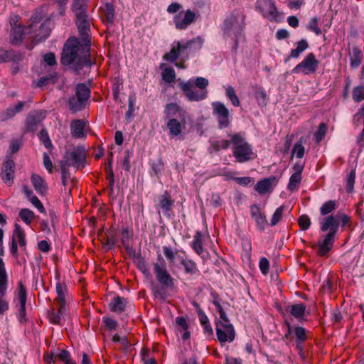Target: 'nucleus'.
<instances>
[{
	"label": "nucleus",
	"instance_id": "39",
	"mask_svg": "<svg viewBox=\"0 0 364 364\" xmlns=\"http://www.w3.org/2000/svg\"><path fill=\"white\" fill-rule=\"evenodd\" d=\"M306 308V305L303 303L293 304L288 307L291 314L296 318L301 317L305 313Z\"/></svg>",
	"mask_w": 364,
	"mask_h": 364
},
{
	"label": "nucleus",
	"instance_id": "50",
	"mask_svg": "<svg viewBox=\"0 0 364 364\" xmlns=\"http://www.w3.org/2000/svg\"><path fill=\"white\" fill-rule=\"evenodd\" d=\"M231 141L226 139L213 141L211 142V147L215 151H218L220 149H227L230 145Z\"/></svg>",
	"mask_w": 364,
	"mask_h": 364
},
{
	"label": "nucleus",
	"instance_id": "37",
	"mask_svg": "<svg viewBox=\"0 0 364 364\" xmlns=\"http://www.w3.org/2000/svg\"><path fill=\"white\" fill-rule=\"evenodd\" d=\"M309 47L308 42L302 39L297 43V47L295 49H292L290 53V55L288 57L289 60L290 58H297L299 55L304 52Z\"/></svg>",
	"mask_w": 364,
	"mask_h": 364
},
{
	"label": "nucleus",
	"instance_id": "54",
	"mask_svg": "<svg viewBox=\"0 0 364 364\" xmlns=\"http://www.w3.org/2000/svg\"><path fill=\"white\" fill-rule=\"evenodd\" d=\"M352 95L355 102H360L364 100V85L354 87L352 92Z\"/></svg>",
	"mask_w": 364,
	"mask_h": 364
},
{
	"label": "nucleus",
	"instance_id": "48",
	"mask_svg": "<svg viewBox=\"0 0 364 364\" xmlns=\"http://www.w3.org/2000/svg\"><path fill=\"white\" fill-rule=\"evenodd\" d=\"M301 181V175L298 173H293L289 181L288 189L291 191H294L299 188V186Z\"/></svg>",
	"mask_w": 364,
	"mask_h": 364
},
{
	"label": "nucleus",
	"instance_id": "3",
	"mask_svg": "<svg viewBox=\"0 0 364 364\" xmlns=\"http://www.w3.org/2000/svg\"><path fill=\"white\" fill-rule=\"evenodd\" d=\"M339 228V222L333 215H328L323 218V221L321 225L322 232H328L325 235L322 242L318 245V254L321 256L326 255L333 247L335 235Z\"/></svg>",
	"mask_w": 364,
	"mask_h": 364
},
{
	"label": "nucleus",
	"instance_id": "23",
	"mask_svg": "<svg viewBox=\"0 0 364 364\" xmlns=\"http://www.w3.org/2000/svg\"><path fill=\"white\" fill-rule=\"evenodd\" d=\"M103 16V21H105L107 26H112L114 23L115 9L112 3H105L103 8L101 9Z\"/></svg>",
	"mask_w": 364,
	"mask_h": 364
},
{
	"label": "nucleus",
	"instance_id": "46",
	"mask_svg": "<svg viewBox=\"0 0 364 364\" xmlns=\"http://www.w3.org/2000/svg\"><path fill=\"white\" fill-rule=\"evenodd\" d=\"M163 252L170 264H174L175 259H178V256H181L178 255V251L176 250L173 252L170 247L167 246L163 247Z\"/></svg>",
	"mask_w": 364,
	"mask_h": 364
},
{
	"label": "nucleus",
	"instance_id": "24",
	"mask_svg": "<svg viewBox=\"0 0 364 364\" xmlns=\"http://www.w3.org/2000/svg\"><path fill=\"white\" fill-rule=\"evenodd\" d=\"M14 168L15 163L13 160L9 159L4 163L1 176L4 183H12L14 177Z\"/></svg>",
	"mask_w": 364,
	"mask_h": 364
},
{
	"label": "nucleus",
	"instance_id": "44",
	"mask_svg": "<svg viewBox=\"0 0 364 364\" xmlns=\"http://www.w3.org/2000/svg\"><path fill=\"white\" fill-rule=\"evenodd\" d=\"M176 322L178 326L181 327L182 330L184 331L183 334L182 335V338L183 340H187L190 338V333L188 331V325L186 320V318L183 316H178L176 319Z\"/></svg>",
	"mask_w": 364,
	"mask_h": 364
},
{
	"label": "nucleus",
	"instance_id": "30",
	"mask_svg": "<svg viewBox=\"0 0 364 364\" xmlns=\"http://www.w3.org/2000/svg\"><path fill=\"white\" fill-rule=\"evenodd\" d=\"M25 105L26 102H19L16 105L11 106L7 108L0 115L1 120L5 121L12 118L14 116H15L17 113L20 112L23 109Z\"/></svg>",
	"mask_w": 364,
	"mask_h": 364
},
{
	"label": "nucleus",
	"instance_id": "28",
	"mask_svg": "<svg viewBox=\"0 0 364 364\" xmlns=\"http://www.w3.org/2000/svg\"><path fill=\"white\" fill-rule=\"evenodd\" d=\"M85 122L82 119H74L71 122V134L75 138H82L85 136L84 134Z\"/></svg>",
	"mask_w": 364,
	"mask_h": 364
},
{
	"label": "nucleus",
	"instance_id": "60",
	"mask_svg": "<svg viewBox=\"0 0 364 364\" xmlns=\"http://www.w3.org/2000/svg\"><path fill=\"white\" fill-rule=\"evenodd\" d=\"M284 210V206L282 205L277 208L275 212L274 213L272 219H271V225L274 226L277 224V223L281 220L283 213Z\"/></svg>",
	"mask_w": 364,
	"mask_h": 364
},
{
	"label": "nucleus",
	"instance_id": "64",
	"mask_svg": "<svg viewBox=\"0 0 364 364\" xmlns=\"http://www.w3.org/2000/svg\"><path fill=\"white\" fill-rule=\"evenodd\" d=\"M355 171L352 170L346 178V185H347V189H348V192L352 191V190L353 188V186L355 183Z\"/></svg>",
	"mask_w": 364,
	"mask_h": 364
},
{
	"label": "nucleus",
	"instance_id": "55",
	"mask_svg": "<svg viewBox=\"0 0 364 364\" xmlns=\"http://www.w3.org/2000/svg\"><path fill=\"white\" fill-rule=\"evenodd\" d=\"M38 138L47 149L51 148L53 146L51 140L50 139L48 132L46 129H43L40 132Z\"/></svg>",
	"mask_w": 364,
	"mask_h": 364
},
{
	"label": "nucleus",
	"instance_id": "57",
	"mask_svg": "<svg viewBox=\"0 0 364 364\" xmlns=\"http://www.w3.org/2000/svg\"><path fill=\"white\" fill-rule=\"evenodd\" d=\"M255 97L257 100L259 105H266L267 101V95L263 88L259 87L256 90Z\"/></svg>",
	"mask_w": 364,
	"mask_h": 364
},
{
	"label": "nucleus",
	"instance_id": "7",
	"mask_svg": "<svg viewBox=\"0 0 364 364\" xmlns=\"http://www.w3.org/2000/svg\"><path fill=\"white\" fill-rule=\"evenodd\" d=\"M176 43V46H173L170 52L164 55V60L175 62L179 58L180 55L184 53L185 50L193 49L196 50L200 49L203 43V39L198 36L192 40L188 41L184 44H181L179 41Z\"/></svg>",
	"mask_w": 364,
	"mask_h": 364
},
{
	"label": "nucleus",
	"instance_id": "12",
	"mask_svg": "<svg viewBox=\"0 0 364 364\" xmlns=\"http://www.w3.org/2000/svg\"><path fill=\"white\" fill-rule=\"evenodd\" d=\"M179 87L190 102H199L205 100L208 96V91L198 90L195 87L192 80L179 83Z\"/></svg>",
	"mask_w": 364,
	"mask_h": 364
},
{
	"label": "nucleus",
	"instance_id": "32",
	"mask_svg": "<svg viewBox=\"0 0 364 364\" xmlns=\"http://www.w3.org/2000/svg\"><path fill=\"white\" fill-rule=\"evenodd\" d=\"M275 180V177L264 178L257 183V184L255 186V189L259 194H264L271 190L272 183Z\"/></svg>",
	"mask_w": 364,
	"mask_h": 364
},
{
	"label": "nucleus",
	"instance_id": "40",
	"mask_svg": "<svg viewBox=\"0 0 364 364\" xmlns=\"http://www.w3.org/2000/svg\"><path fill=\"white\" fill-rule=\"evenodd\" d=\"M192 248L198 255H201L203 252L202 243V234L200 231H197L194 235L193 240L191 244Z\"/></svg>",
	"mask_w": 364,
	"mask_h": 364
},
{
	"label": "nucleus",
	"instance_id": "31",
	"mask_svg": "<svg viewBox=\"0 0 364 364\" xmlns=\"http://www.w3.org/2000/svg\"><path fill=\"white\" fill-rule=\"evenodd\" d=\"M8 287L7 274L5 269L4 263L0 258V296H4L6 294Z\"/></svg>",
	"mask_w": 364,
	"mask_h": 364
},
{
	"label": "nucleus",
	"instance_id": "15",
	"mask_svg": "<svg viewBox=\"0 0 364 364\" xmlns=\"http://www.w3.org/2000/svg\"><path fill=\"white\" fill-rule=\"evenodd\" d=\"M183 13L180 12L174 16V23L176 28L180 30L186 29L191 23L194 22L196 18V14L191 10L185 12L182 18Z\"/></svg>",
	"mask_w": 364,
	"mask_h": 364
},
{
	"label": "nucleus",
	"instance_id": "19",
	"mask_svg": "<svg viewBox=\"0 0 364 364\" xmlns=\"http://www.w3.org/2000/svg\"><path fill=\"white\" fill-rule=\"evenodd\" d=\"M185 113L186 112L176 103H168L166 105L164 109L166 118L169 119L172 118H178L181 122H184Z\"/></svg>",
	"mask_w": 364,
	"mask_h": 364
},
{
	"label": "nucleus",
	"instance_id": "63",
	"mask_svg": "<svg viewBox=\"0 0 364 364\" xmlns=\"http://www.w3.org/2000/svg\"><path fill=\"white\" fill-rule=\"evenodd\" d=\"M135 97L130 95L129 97V105H128V110L125 114L126 119H129L133 116L134 110V105H135Z\"/></svg>",
	"mask_w": 364,
	"mask_h": 364
},
{
	"label": "nucleus",
	"instance_id": "20",
	"mask_svg": "<svg viewBox=\"0 0 364 364\" xmlns=\"http://www.w3.org/2000/svg\"><path fill=\"white\" fill-rule=\"evenodd\" d=\"M173 204L174 200L171 198V196L166 191L164 194L159 197V203L156 208H161L165 215L169 216Z\"/></svg>",
	"mask_w": 364,
	"mask_h": 364
},
{
	"label": "nucleus",
	"instance_id": "16",
	"mask_svg": "<svg viewBox=\"0 0 364 364\" xmlns=\"http://www.w3.org/2000/svg\"><path fill=\"white\" fill-rule=\"evenodd\" d=\"M23 55L21 53L14 50H4L0 48V63L11 62L18 65L23 60Z\"/></svg>",
	"mask_w": 364,
	"mask_h": 364
},
{
	"label": "nucleus",
	"instance_id": "59",
	"mask_svg": "<svg viewBox=\"0 0 364 364\" xmlns=\"http://www.w3.org/2000/svg\"><path fill=\"white\" fill-rule=\"evenodd\" d=\"M307 28L317 36L321 33V29L318 26V18L316 17L310 19Z\"/></svg>",
	"mask_w": 364,
	"mask_h": 364
},
{
	"label": "nucleus",
	"instance_id": "2",
	"mask_svg": "<svg viewBox=\"0 0 364 364\" xmlns=\"http://www.w3.org/2000/svg\"><path fill=\"white\" fill-rule=\"evenodd\" d=\"M245 16L241 14H231L227 17L222 28L225 38L234 36V48L236 50L238 46V41L244 38V31L245 28Z\"/></svg>",
	"mask_w": 364,
	"mask_h": 364
},
{
	"label": "nucleus",
	"instance_id": "4",
	"mask_svg": "<svg viewBox=\"0 0 364 364\" xmlns=\"http://www.w3.org/2000/svg\"><path fill=\"white\" fill-rule=\"evenodd\" d=\"M232 144V155L238 163H245L255 156L250 144L241 133L230 134Z\"/></svg>",
	"mask_w": 364,
	"mask_h": 364
},
{
	"label": "nucleus",
	"instance_id": "22",
	"mask_svg": "<svg viewBox=\"0 0 364 364\" xmlns=\"http://www.w3.org/2000/svg\"><path fill=\"white\" fill-rule=\"evenodd\" d=\"M113 158L112 152L109 153L108 161L106 164L105 170L107 171V179L109 181V197L112 199L116 198L114 193V175L112 167V161Z\"/></svg>",
	"mask_w": 364,
	"mask_h": 364
},
{
	"label": "nucleus",
	"instance_id": "17",
	"mask_svg": "<svg viewBox=\"0 0 364 364\" xmlns=\"http://www.w3.org/2000/svg\"><path fill=\"white\" fill-rule=\"evenodd\" d=\"M53 17V14H51L45 18L44 21L39 26L38 33H36L34 38L33 37V41L40 43L48 38L51 31L50 24Z\"/></svg>",
	"mask_w": 364,
	"mask_h": 364
},
{
	"label": "nucleus",
	"instance_id": "26",
	"mask_svg": "<svg viewBox=\"0 0 364 364\" xmlns=\"http://www.w3.org/2000/svg\"><path fill=\"white\" fill-rule=\"evenodd\" d=\"M157 281L162 287L172 289L174 287V279L171 276L168 270L161 271L155 273Z\"/></svg>",
	"mask_w": 364,
	"mask_h": 364
},
{
	"label": "nucleus",
	"instance_id": "21",
	"mask_svg": "<svg viewBox=\"0 0 364 364\" xmlns=\"http://www.w3.org/2000/svg\"><path fill=\"white\" fill-rule=\"evenodd\" d=\"M250 214L252 218L256 222L258 228L261 230H264L267 224L265 215L262 213L260 208L257 205L250 206Z\"/></svg>",
	"mask_w": 364,
	"mask_h": 364
},
{
	"label": "nucleus",
	"instance_id": "58",
	"mask_svg": "<svg viewBox=\"0 0 364 364\" xmlns=\"http://www.w3.org/2000/svg\"><path fill=\"white\" fill-rule=\"evenodd\" d=\"M327 131V126L324 123L320 124L317 132L314 134V139L317 144H318L326 135Z\"/></svg>",
	"mask_w": 364,
	"mask_h": 364
},
{
	"label": "nucleus",
	"instance_id": "13",
	"mask_svg": "<svg viewBox=\"0 0 364 364\" xmlns=\"http://www.w3.org/2000/svg\"><path fill=\"white\" fill-rule=\"evenodd\" d=\"M319 62L316 59L313 53H309L304 60L292 70V73L313 74L316 72Z\"/></svg>",
	"mask_w": 364,
	"mask_h": 364
},
{
	"label": "nucleus",
	"instance_id": "62",
	"mask_svg": "<svg viewBox=\"0 0 364 364\" xmlns=\"http://www.w3.org/2000/svg\"><path fill=\"white\" fill-rule=\"evenodd\" d=\"M296 341L304 342L306 340V330L301 326H296L294 329Z\"/></svg>",
	"mask_w": 364,
	"mask_h": 364
},
{
	"label": "nucleus",
	"instance_id": "56",
	"mask_svg": "<svg viewBox=\"0 0 364 364\" xmlns=\"http://www.w3.org/2000/svg\"><path fill=\"white\" fill-rule=\"evenodd\" d=\"M193 84H194L195 87H196L198 90H203V91H208L207 87L209 84L208 79L203 77H198L193 81Z\"/></svg>",
	"mask_w": 364,
	"mask_h": 364
},
{
	"label": "nucleus",
	"instance_id": "29",
	"mask_svg": "<svg viewBox=\"0 0 364 364\" xmlns=\"http://www.w3.org/2000/svg\"><path fill=\"white\" fill-rule=\"evenodd\" d=\"M178 259L184 267V272L187 274L194 275L198 272L197 264L191 259H188L182 256H178Z\"/></svg>",
	"mask_w": 364,
	"mask_h": 364
},
{
	"label": "nucleus",
	"instance_id": "49",
	"mask_svg": "<svg viewBox=\"0 0 364 364\" xmlns=\"http://www.w3.org/2000/svg\"><path fill=\"white\" fill-rule=\"evenodd\" d=\"M336 208V203L335 200H328L324 203L320 208L321 215H326L331 213Z\"/></svg>",
	"mask_w": 364,
	"mask_h": 364
},
{
	"label": "nucleus",
	"instance_id": "41",
	"mask_svg": "<svg viewBox=\"0 0 364 364\" xmlns=\"http://www.w3.org/2000/svg\"><path fill=\"white\" fill-rule=\"evenodd\" d=\"M133 261L136 264L137 268L141 270L144 274H149L147 264L140 253L137 254V255L133 259Z\"/></svg>",
	"mask_w": 364,
	"mask_h": 364
},
{
	"label": "nucleus",
	"instance_id": "33",
	"mask_svg": "<svg viewBox=\"0 0 364 364\" xmlns=\"http://www.w3.org/2000/svg\"><path fill=\"white\" fill-rule=\"evenodd\" d=\"M127 304V299L117 296L114 297L112 301L109 304V308L112 311L121 313L124 311Z\"/></svg>",
	"mask_w": 364,
	"mask_h": 364
},
{
	"label": "nucleus",
	"instance_id": "18",
	"mask_svg": "<svg viewBox=\"0 0 364 364\" xmlns=\"http://www.w3.org/2000/svg\"><path fill=\"white\" fill-rule=\"evenodd\" d=\"M46 117V112L42 110L34 111L27 117L26 130L28 132H34L37 129L38 124Z\"/></svg>",
	"mask_w": 364,
	"mask_h": 364
},
{
	"label": "nucleus",
	"instance_id": "53",
	"mask_svg": "<svg viewBox=\"0 0 364 364\" xmlns=\"http://www.w3.org/2000/svg\"><path fill=\"white\" fill-rule=\"evenodd\" d=\"M166 263L164 257L161 254H159L157 256V259L155 263H154V273H158L161 271L166 270Z\"/></svg>",
	"mask_w": 364,
	"mask_h": 364
},
{
	"label": "nucleus",
	"instance_id": "27",
	"mask_svg": "<svg viewBox=\"0 0 364 364\" xmlns=\"http://www.w3.org/2000/svg\"><path fill=\"white\" fill-rule=\"evenodd\" d=\"M350 67L353 68H358L363 60V53L358 46H353L349 51Z\"/></svg>",
	"mask_w": 364,
	"mask_h": 364
},
{
	"label": "nucleus",
	"instance_id": "43",
	"mask_svg": "<svg viewBox=\"0 0 364 364\" xmlns=\"http://www.w3.org/2000/svg\"><path fill=\"white\" fill-rule=\"evenodd\" d=\"M13 237L14 238L16 237L18 241V243L21 247L26 246V242L25 239V233L23 230L21 228V227L18 224H15V228L13 232Z\"/></svg>",
	"mask_w": 364,
	"mask_h": 364
},
{
	"label": "nucleus",
	"instance_id": "35",
	"mask_svg": "<svg viewBox=\"0 0 364 364\" xmlns=\"http://www.w3.org/2000/svg\"><path fill=\"white\" fill-rule=\"evenodd\" d=\"M167 127L169 132L173 136H178L181 132V123L178 119L172 118L167 122Z\"/></svg>",
	"mask_w": 364,
	"mask_h": 364
},
{
	"label": "nucleus",
	"instance_id": "42",
	"mask_svg": "<svg viewBox=\"0 0 364 364\" xmlns=\"http://www.w3.org/2000/svg\"><path fill=\"white\" fill-rule=\"evenodd\" d=\"M57 78L56 73L49 74L46 76L41 77L38 81L36 85L38 87H43L49 84H53L55 82Z\"/></svg>",
	"mask_w": 364,
	"mask_h": 364
},
{
	"label": "nucleus",
	"instance_id": "11",
	"mask_svg": "<svg viewBox=\"0 0 364 364\" xmlns=\"http://www.w3.org/2000/svg\"><path fill=\"white\" fill-rule=\"evenodd\" d=\"M213 114L218 121V127L220 129L227 128L231 124V116L225 105L219 101L212 102Z\"/></svg>",
	"mask_w": 364,
	"mask_h": 364
},
{
	"label": "nucleus",
	"instance_id": "9",
	"mask_svg": "<svg viewBox=\"0 0 364 364\" xmlns=\"http://www.w3.org/2000/svg\"><path fill=\"white\" fill-rule=\"evenodd\" d=\"M85 149L81 146H75L71 149L66 150L63 159L60 161L65 163L68 166H73L76 169H79L85 166Z\"/></svg>",
	"mask_w": 364,
	"mask_h": 364
},
{
	"label": "nucleus",
	"instance_id": "36",
	"mask_svg": "<svg viewBox=\"0 0 364 364\" xmlns=\"http://www.w3.org/2000/svg\"><path fill=\"white\" fill-rule=\"evenodd\" d=\"M56 292H57V298L56 300L58 303L60 304L59 306V311L60 313H63L65 311V294H64V287L63 286L58 283L56 285Z\"/></svg>",
	"mask_w": 364,
	"mask_h": 364
},
{
	"label": "nucleus",
	"instance_id": "5",
	"mask_svg": "<svg viewBox=\"0 0 364 364\" xmlns=\"http://www.w3.org/2000/svg\"><path fill=\"white\" fill-rule=\"evenodd\" d=\"M45 18L43 9L36 10L29 19L27 26H13L11 33V42L14 45H18L21 43L24 34H33L34 28Z\"/></svg>",
	"mask_w": 364,
	"mask_h": 364
},
{
	"label": "nucleus",
	"instance_id": "38",
	"mask_svg": "<svg viewBox=\"0 0 364 364\" xmlns=\"http://www.w3.org/2000/svg\"><path fill=\"white\" fill-rule=\"evenodd\" d=\"M309 47L308 42L302 39L297 43V47L295 49H292L290 53V55L288 57L289 60L290 58H297L299 55L304 52Z\"/></svg>",
	"mask_w": 364,
	"mask_h": 364
},
{
	"label": "nucleus",
	"instance_id": "14",
	"mask_svg": "<svg viewBox=\"0 0 364 364\" xmlns=\"http://www.w3.org/2000/svg\"><path fill=\"white\" fill-rule=\"evenodd\" d=\"M216 335L218 340L222 346L226 342H232L235 336L233 326L216 325Z\"/></svg>",
	"mask_w": 364,
	"mask_h": 364
},
{
	"label": "nucleus",
	"instance_id": "61",
	"mask_svg": "<svg viewBox=\"0 0 364 364\" xmlns=\"http://www.w3.org/2000/svg\"><path fill=\"white\" fill-rule=\"evenodd\" d=\"M298 223L302 230H306L311 225V220L307 215H302L299 218Z\"/></svg>",
	"mask_w": 364,
	"mask_h": 364
},
{
	"label": "nucleus",
	"instance_id": "25",
	"mask_svg": "<svg viewBox=\"0 0 364 364\" xmlns=\"http://www.w3.org/2000/svg\"><path fill=\"white\" fill-rule=\"evenodd\" d=\"M18 298L20 301L19 320L20 322L26 321V290L22 282L18 283Z\"/></svg>",
	"mask_w": 364,
	"mask_h": 364
},
{
	"label": "nucleus",
	"instance_id": "51",
	"mask_svg": "<svg viewBox=\"0 0 364 364\" xmlns=\"http://www.w3.org/2000/svg\"><path fill=\"white\" fill-rule=\"evenodd\" d=\"M226 96L231 101L235 107H239L240 105V100L235 93L234 88L232 86H228L226 89Z\"/></svg>",
	"mask_w": 364,
	"mask_h": 364
},
{
	"label": "nucleus",
	"instance_id": "6",
	"mask_svg": "<svg viewBox=\"0 0 364 364\" xmlns=\"http://www.w3.org/2000/svg\"><path fill=\"white\" fill-rule=\"evenodd\" d=\"M89 0H73L71 10L75 14L78 30L90 31L91 20L88 16Z\"/></svg>",
	"mask_w": 364,
	"mask_h": 364
},
{
	"label": "nucleus",
	"instance_id": "45",
	"mask_svg": "<svg viewBox=\"0 0 364 364\" xmlns=\"http://www.w3.org/2000/svg\"><path fill=\"white\" fill-rule=\"evenodd\" d=\"M303 142V138H300V139L296 143H295L291 152V158L294 154H296V157L299 159H301L304 156L305 148L302 145Z\"/></svg>",
	"mask_w": 364,
	"mask_h": 364
},
{
	"label": "nucleus",
	"instance_id": "10",
	"mask_svg": "<svg viewBox=\"0 0 364 364\" xmlns=\"http://www.w3.org/2000/svg\"><path fill=\"white\" fill-rule=\"evenodd\" d=\"M257 8L271 21L279 22L282 19L283 14L277 10L273 0H257Z\"/></svg>",
	"mask_w": 364,
	"mask_h": 364
},
{
	"label": "nucleus",
	"instance_id": "52",
	"mask_svg": "<svg viewBox=\"0 0 364 364\" xmlns=\"http://www.w3.org/2000/svg\"><path fill=\"white\" fill-rule=\"evenodd\" d=\"M162 79L168 83L173 82L176 78V73L174 70L172 68H165L162 73Z\"/></svg>",
	"mask_w": 364,
	"mask_h": 364
},
{
	"label": "nucleus",
	"instance_id": "1",
	"mask_svg": "<svg viewBox=\"0 0 364 364\" xmlns=\"http://www.w3.org/2000/svg\"><path fill=\"white\" fill-rule=\"evenodd\" d=\"M78 31L80 38H69L63 46L60 58L62 65L69 66L75 74H80L84 68H90L93 64L90 59V31Z\"/></svg>",
	"mask_w": 364,
	"mask_h": 364
},
{
	"label": "nucleus",
	"instance_id": "8",
	"mask_svg": "<svg viewBox=\"0 0 364 364\" xmlns=\"http://www.w3.org/2000/svg\"><path fill=\"white\" fill-rule=\"evenodd\" d=\"M90 97V88L84 83L77 84L75 87V95L70 97L68 101L70 109L74 112L82 110Z\"/></svg>",
	"mask_w": 364,
	"mask_h": 364
},
{
	"label": "nucleus",
	"instance_id": "34",
	"mask_svg": "<svg viewBox=\"0 0 364 364\" xmlns=\"http://www.w3.org/2000/svg\"><path fill=\"white\" fill-rule=\"evenodd\" d=\"M31 182L33 183V186L35 188V190L39 193V194H44L47 191V186L43 180V178H41L40 176L37 174H33L31 176Z\"/></svg>",
	"mask_w": 364,
	"mask_h": 364
},
{
	"label": "nucleus",
	"instance_id": "47",
	"mask_svg": "<svg viewBox=\"0 0 364 364\" xmlns=\"http://www.w3.org/2000/svg\"><path fill=\"white\" fill-rule=\"evenodd\" d=\"M18 215L21 219L27 225L31 224L35 216L34 213L28 208L21 209Z\"/></svg>",
	"mask_w": 364,
	"mask_h": 364
}]
</instances>
